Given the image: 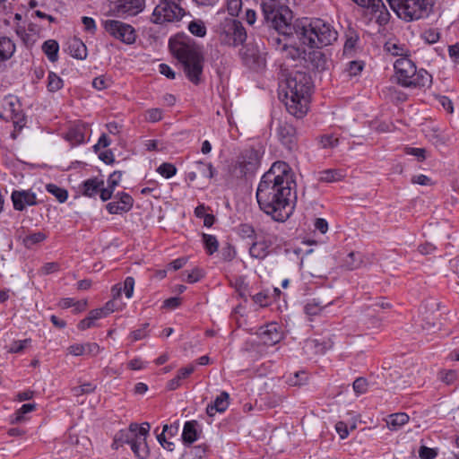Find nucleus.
Here are the masks:
<instances>
[{
	"label": "nucleus",
	"mask_w": 459,
	"mask_h": 459,
	"mask_svg": "<svg viewBox=\"0 0 459 459\" xmlns=\"http://www.w3.org/2000/svg\"><path fill=\"white\" fill-rule=\"evenodd\" d=\"M13 208L16 211H23L26 206L36 205L38 204L36 194L30 190H14L11 195Z\"/></svg>",
	"instance_id": "18"
},
{
	"label": "nucleus",
	"mask_w": 459,
	"mask_h": 459,
	"mask_svg": "<svg viewBox=\"0 0 459 459\" xmlns=\"http://www.w3.org/2000/svg\"><path fill=\"white\" fill-rule=\"evenodd\" d=\"M261 156L255 149L245 150L232 168V174L238 178H248L255 175L260 166Z\"/></svg>",
	"instance_id": "8"
},
{
	"label": "nucleus",
	"mask_w": 459,
	"mask_h": 459,
	"mask_svg": "<svg viewBox=\"0 0 459 459\" xmlns=\"http://www.w3.org/2000/svg\"><path fill=\"white\" fill-rule=\"evenodd\" d=\"M247 39V31L242 23L235 19H227L221 24L220 41L221 44L237 47Z\"/></svg>",
	"instance_id": "9"
},
{
	"label": "nucleus",
	"mask_w": 459,
	"mask_h": 459,
	"mask_svg": "<svg viewBox=\"0 0 459 459\" xmlns=\"http://www.w3.org/2000/svg\"><path fill=\"white\" fill-rule=\"evenodd\" d=\"M362 263L359 253L350 252L343 260L342 266L347 270H355L360 266Z\"/></svg>",
	"instance_id": "35"
},
{
	"label": "nucleus",
	"mask_w": 459,
	"mask_h": 459,
	"mask_svg": "<svg viewBox=\"0 0 459 459\" xmlns=\"http://www.w3.org/2000/svg\"><path fill=\"white\" fill-rule=\"evenodd\" d=\"M100 313L96 309L90 311L89 316L79 322L78 328L83 331L94 326L95 321L100 318Z\"/></svg>",
	"instance_id": "40"
},
{
	"label": "nucleus",
	"mask_w": 459,
	"mask_h": 459,
	"mask_svg": "<svg viewBox=\"0 0 459 459\" xmlns=\"http://www.w3.org/2000/svg\"><path fill=\"white\" fill-rule=\"evenodd\" d=\"M169 49L182 65L187 79L198 85L202 81L204 56L195 41L185 34H178L169 41Z\"/></svg>",
	"instance_id": "3"
},
{
	"label": "nucleus",
	"mask_w": 459,
	"mask_h": 459,
	"mask_svg": "<svg viewBox=\"0 0 459 459\" xmlns=\"http://www.w3.org/2000/svg\"><path fill=\"white\" fill-rule=\"evenodd\" d=\"M358 5L376 17L379 25H385L390 20V13L382 0H352Z\"/></svg>",
	"instance_id": "13"
},
{
	"label": "nucleus",
	"mask_w": 459,
	"mask_h": 459,
	"mask_svg": "<svg viewBox=\"0 0 459 459\" xmlns=\"http://www.w3.org/2000/svg\"><path fill=\"white\" fill-rule=\"evenodd\" d=\"M202 238L204 245V248L208 255H213L215 252L218 251L219 242L215 236L203 233Z\"/></svg>",
	"instance_id": "37"
},
{
	"label": "nucleus",
	"mask_w": 459,
	"mask_h": 459,
	"mask_svg": "<svg viewBox=\"0 0 459 459\" xmlns=\"http://www.w3.org/2000/svg\"><path fill=\"white\" fill-rule=\"evenodd\" d=\"M105 30L116 39L131 45L136 40V32L133 26L117 20H106L102 22Z\"/></svg>",
	"instance_id": "11"
},
{
	"label": "nucleus",
	"mask_w": 459,
	"mask_h": 459,
	"mask_svg": "<svg viewBox=\"0 0 459 459\" xmlns=\"http://www.w3.org/2000/svg\"><path fill=\"white\" fill-rule=\"evenodd\" d=\"M242 8V0H227V10L231 16H238Z\"/></svg>",
	"instance_id": "54"
},
{
	"label": "nucleus",
	"mask_w": 459,
	"mask_h": 459,
	"mask_svg": "<svg viewBox=\"0 0 459 459\" xmlns=\"http://www.w3.org/2000/svg\"><path fill=\"white\" fill-rule=\"evenodd\" d=\"M359 41V36L352 32L351 35H349L345 40L344 46H343V55L346 56H352V54L357 47Z\"/></svg>",
	"instance_id": "43"
},
{
	"label": "nucleus",
	"mask_w": 459,
	"mask_h": 459,
	"mask_svg": "<svg viewBox=\"0 0 459 459\" xmlns=\"http://www.w3.org/2000/svg\"><path fill=\"white\" fill-rule=\"evenodd\" d=\"M31 343V339L13 341L7 348L9 353H21Z\"/></svg>",
	"instance_id": "45"
},
{
	"label": "nucleus",
	"mask_w": 459,
	"mask_h": 459,
	"mask_svg": "<svg viewBox=\"0 0 459 459\" xmlns=\"http://www.w3.org/2000/svg\"><path fill=\"white\" fill-rule=\"evenodd\" d=\"M145 119L155 123L162 119V110L160 108H151L146 111Z\"/></svg>",
	"instance_id": "57"
},
{
	"label": "nucleus",
	"mask_w": 459,
	"mask_h": 459,
	"mask_svg": "<svg viewBox=\"0 0 459 459\" xmlns=\"http://www.w3.org/2000/svg\"><path fill=\"white\" fill-rule=\"evenodd\" d=\"M364 63L361 61H350L345 68L348 76H356L363 70Z\"/></svg>",
	"instance_id": "49"
},
{
	"label": "nucleus",
	"mask_w": 459,
	"mask_h": 459,
	"mask_svg": "<svg viewBox=\"0 0 459 459\" xmlns=\"http://www.w3.org/2000/svg\"><path fill=\"white\" fill-rule=\"evenodd\" d=\"M104 186V181L98 178H89L82 182L81 189L82 195L88 197H93L98 193L100 187Z\"/></svg>",
	"instance_id": "26"
},
{
	"label": "nucleus",
	"mask_w": 459,
	"mask_h": 459,
	"mask_svg": "<svg viewBox=\"0 0 459 459\" xmlns=\"http://www.w3.org/2000/svg\"><path fill=\"white\" fill-rule=\"evenodd\" d=\"M67 51L74 58L83 60L87 57V47L78 38H73L67 42Z\"/></svg>",
	"instance_id": "25"
},
{
	"label": "nucleus",
	"mask_w": 459,
	"mask_h": 459,
	"mask_svg": "<svg viewBox=\"0 0 459 459\" xmlns=\"http://www.w3.org/2000/svg\"><path fill=\"white\" fill-rule=\"evenodd\" d=\"M290 167L284 161H276L265 172L256 189V200L259 208L275 221L283 222L292 214L294 206L290 197Z\"/></svg>",
	"instance_id": "1"
},
{
	"label": "nucleus",
	"mask_w": 459,
	"mask_h": 459,
	"mask_svg": "<svg viewBox=\"0 0 459 459\" xmlns=\"http://www.w3.org/2000/svg\"><path fill=\"white\" fill-rule=\"evenodd\" d=\"M157 172L165 178H170L176 175L177 168L172 163L164 162L158 167Z\"/></svg>",
	"instance_id": "48"
},
{
	"label": "nucleus",
	"mask_w": 459,
	"mask_h": 459,
	"mask_svg": "<svg viewBox=\"0 0 459 459\" xmlns=\"http://www.w3.org/2000/svg\"><path fill=\"white\" fill-rule=\"evenodd\" d=\"M304 59L309 66L318 72H322L327 69V57L324 52L319 50V48L313 49L307 53Z\"/></svg>",
	"instance_id": "21"
},
{
	"label": "nucleus",
	"mask_w": 459,
	"mask_h": 459,
	"mask_svg": "<svg viewBox=\"0 0 459 459\" xmlns=\"http://www.w3.org/2000/svg\"><path fill=\"white\" fill-rule=\"evenodd\" d=\"M150 428L151 426L148 422L142 423L138 438L132 444L131 450L139 459H146L149 456L150 451L146 437L149 434Z\"/></svg>",
	"instance_id": "16"
},
{
	"label": "nucleus",
	"mask_w": 459,
	"mask_h": 459,
	"mask_svg": "<svg viewBox=\"0 0 459 459\" xmlns=\"http://www.w3.org/2000/svg\"><path fill=\"white\" fill-rule=\"evenodd\" d=\"M64 86L63 79L54 72H49L48 76V90L50 92H56L61 90Z\"/></svg>",
	"instance_id": "42"
},
{
	"label": "nucleus",
	"mask_w": 459,
	"mask_h": 459,
	"mask_svg": "<svg viewBox=\"0 0 459 459\" xmlns=\"http://www.w3.org/2000/svg\"><path fill=\"white\" fill-rule=\"evenodd\" d=\"M194 371L195 367L193 365L180 368L177 376L168 382L167 388L171 391L178 389L181 385V381L187 378Z\"/></svg>",
	"instance_id": "27"
},
{
	"label": "nucleus",
	"mask_w": 459,
	"mask_h": 459,
	"mask_svg": "<svg viewBox=\"0 0 459 459\" xmlns=\"http://www.w3.org/2000/svg\"><path fill=\"white\" fill-rule=\"evenodd\" d=\"M68 352L74 356H82V355H89V356H96L98 355L101 348L96 342H87V343H74L68 347Z\"/></svg>",
	"instance_id": "22"
},
{
	"label": "nucleus",
	"mask_w": 459,
	"mask_h": 459,
	"mask_svg": "<svg viewBox=\"0 0 459 459\" xmlns=\"http://www.w3.org/2000/svg\"><path fill=\"white\" fill-rule=\"evenodd\" d=\"M189 31L196 37H204L206 34V28L202 21H192L188 24Z\"/></svg>",
	"instance_id": "46"
},
{
	"label": "nucleus",
	"mask_w": 459,
	"mask_h": 459,
	"mask_svg": "<svg viewBox=\"0 0 459 459\" xmlns=\"http://www.w3.org/2000/svg\"><path fill=\"white\" fill-rule=\"evenodd\" d=\"M440 33L437 29L430 28L421 34V39L428 44H434L438 41Z\"/></svg>",
	"instance_id": "50"
},
{
	"label": "nucleus",
	"mask_w": 459,
	"mask_h": 459,
	"mask_svg": "<svg viewBox=\"0 0 459 459\" xmlns=\"http://www.w3.org/2000/svg\"><path fill=\"white\" fill-rule=\"evenodd\" d=\"M134 279L132 276H127L124 281V286L122 288L125 295L127 299L132 298L134 293Z\"/></svg>",
	"instance_id": "60"
},
{
	"label": "nucleus",
	"mask_w": 459,
	"mask_h": 459,
	"mask_svg": "<svg viewBox=\"0 0 459 459\" xmlns=\"http://www.w3.org/2000/svg\"><path fill=\"white\" fill-rule=\"evenodd\" d=\"M208 446L205 444L195 446L191 450L192 459H204Z\"/></svg>",
	"instance_id": "63"
},
{
	"label": "nucleus",
	"mask_w": 459,
	"mask_h": 459,
	"mask_svg": "<svg viewBox=\"0 0 459 459\" xmlns=\"http://www.w3.org/2000/svg\"><path fill=\"white\" fill-rule=\"evenodd\" d=\"M277 135L283 146L291 152L297 149L298 135L296 128L287 121H281L277 127Z\"/></svg>",
	"instance_id": "15"
},
{
	"label": "nucleus",
	"mask_w": 459,
	"mask_h": 459,
	"mask_svg": "<svg viewBox=\"0 0 459 459\" xmlns=\"http://www.w3.org/2000/svg\"><path fill=\"white\" fill-rule=\"evenodd\" d=\"M307 373L305 371H297L293 375H290L287 377L286 382L290 385H301L306 383L307 381Z\"/></svg>",
	"instance_id": "47"
},
{
	"label": "nucleus",
	"mask_w": 459,
	"mask_h": 459,
	"mask_svg": "<svg viewBox=\"0 0 459 459\" xmlns=\"http://www.w3.org/2000/svg\"><path fill=\"white\" fill-rule=\"evenodd\" d=\"M332 302H328L326 304H323L321 301L316 300V299L307 302L305 306V312L309 316H316L320 314V312L325 308L327 306L331 305Z\"/></svg>",
	"instance_id": "39"
},
{
	"label": "nucleus",
	"mask_w": 459,
	"mask_h": 459,
	"mask_svg": "<svg viewBox=\"0 0 459 459\" xmlns=\"http://www.w3.org/2000/svg\"><path fill=\"white\" fill-rule=\"evenodd\" d=\"M342 177V175L340 170L330 169L320 171L318 180L320 182L332 183L340 180Z\"/></svg>",
	"instance_id": "38"
},
{
	"label": "nucleus",
	"mask_w": 459,
	"mask_h": 459,
	"mask_svg": "<svg viewBox=\"0 0 459 459\" xmlns=\"http://www.w3.org/2000/svg\"><path fill=\"white\" fill-rule=\"evenodd\" d=\"M198 427L199 424L196 420H189L185 422L182 432V441L185 445L189 446L198 439Z\"/></svg>",
	"instance_id": "24"
},
{
	"label": "nucleus",
	"mask_w": 459,
	"mask_h": 459,
	"mask_svg": "<svg viewBox=\"0 0 459 459\" xmlns=\"http://www.w3.org/2000/svg\"><path fill=\"white\" fill-rule=\"evenodd\" d=\"M4 112L13 121L15 128L22 129L26 123L25 115L22 112L21 103L16 97L9 96L5 98L4 104Z\"/></svg>",
	"instance_id": "14"
},
{
	"label": "nucleus",
	"mask_w": 459,
	"mask_h": 459,
	"mask_svg": "<svg viewBox=\"0 0 459 459\" xmlns=\"http://www.w3.org/2000/svg\"><path fill=\"white\" fill-rule=\"evenodd\" d=\"M297 38L312 48H321L335 42L337 30L327 22L319 19H305L296 28Z\"/></svg>",
	"instance_id": "4"
},
{
	"label": "nucleus",
	"mask_w": 459,
	"mask_h": 459,
	"mask_svg": "<svg viewBox=\"0 0 459 459\" xmlns=\"http://www.w3.org/2000/svg\"><path fill=\"white\" fill-rule=\"evenodd\" d=\"M417 323L424 331H432L437 328V316L434 314L421 316L418 318Z\"/></svg>",
	"instance_id": "36"
},
{
	"label": "nucleus",
	"mask_w": 459,
	"mask_h": 459,
	"mask_svg": "<svg viewBox=\"0 0 459 459\" xmlns=\"http://www.w3.org/2000/svg\"><path fill=\"white\" fill-rule=\"evenodd\" d=\"M46 190L53 195L59 203H65L68 198V192L56 184H48Z\"/></svg>",
	"instance_id": "41"
},
{
	"label": "nucleus",
	"mask_w": 459,
	"mask_h": 459,
	"mask_svg": "<svg viewBox=\"0 0 459 459\" xmlns=\"http://www.w3.org/2000/svg\"><path fill=\"white\" fill-rule=\"evenodd\" d=\"M15 52V44L6 37H0V64L10 59Z\"/></svg>",
	"instance_id": "28"
},
{
	"label": "nucleus",
	"mask_w": 459,
	"mask_h": 459,
	"mask_svg": "<svg viewBox=\"0 0 459 459\" xmlns=\"http://www.w3.org/2000/svg\"><path fill=\"white\" fill-rule=\"evenodd\" d=\"M439 378L442 382L446 383V385H452L457 378V373L456 371L452 369L444 370L439 372Z\"/></svg>",
	"instance_id": "53"
},
{
	"label": "nucleus",
	"mask_w": 459,
	"mask_h": 459,
	"mask_svg": "<svg viewBox=\"0 0 459 459\" xmlns=\"http://www.w3.org/2000/svg\"><path fill=\"white\" fill-rule=\"evenodd\" d=\"M384 49L385 52L391 54L392 56H402L403 50L402 46L391 41H387L385 44Z\"/></svg>",
	"instance_id": "58"
},
{
	"label": "nucleus",
	"mask_w": 459,
	"mask_h": 459,
	"mask_svg": "<svg viewBox=\"0 0 459 459\" xmlns=\"http://www.w3.org/2000/svg\"><path fill=\"white\" fill-rule=\"evenodd\" d=\"M47 239V234L42 231L33 232L27 235L22 239V244L26 248H31L33 246L39 244Z\"/></svg>",
	"instance_id": "34"
},
{
	"label": "nucleus",
	"mask_w": 459,
	"mask_h": 459,
	"mask_svg": "<svg viewBox=\"0 0 459 459\" xmlns=\"http://www.w3.org/2000/svg\"><path fill=\"white\" fill-rule=\"evenodd\" d=\"M198 166L200 167L199 169L201 171V173L208 178H212L215 175V169L214 168L212 167V163H204L202 161H199L197 162Z\"/></svg>",
	"instance_id": "62"
},
{
	"label": "nucleus",
	"mask_w": 459,
	"mask_h": 459,
	"mask_svg": "<svg viewBox=\"0 0 459 459\" xmlns=\"http://www.w3.org/2000/svg\"><path fill=\"white\" fill-rule=\"evenodd\" d=\"M409 421V416L404 412L393 413L386 419V425L392 431H395Z\"/></svg>",
	"instance_id": "29"
},
{
	"label": "nucleus",
	"mask_w": 459,
	"mask_h": 459,
	"mask_svg": "<svg viewBox=\"0 0 459 459\" xmlns=\"http://www.w3.org/2000/svg\"><path fill=\"white\" fill-rule=\"evenodd\" d=\"M272 13L262 10L264 21L265 24L276 31L281 32L282 36L290 37L293 33L296 34V28L300 25V22L292 25L290 21L292 18L291 11L288 6L281 4L278 6L273 7Z\"/></svg>",
	"instance_id": "7"
},
{
	"label": "nucleus",
	"mask_w": 459,
	"mask_h": 459,
	"mask_svg": "<svg viewBox=\"0 0 459 459\" xmlns=\"http://www.w3.org/2000/svg\"><path fill=\"white\" fill-rule=\"evenodd\" d=\"M353 390L358 395L365 394L368 390L367 379L364 377H358L353 382Z\"/></svg>",
	"instance_id": "56"
},
{
	"label": "nucleus",
	"mask_w": 459,
	"mask_h": 459,
	"mask_svg": "<svg viewBox=\"0 0 459 459\" xmlns=\"http://www.w3.org/2000/svg\"><path fill=\"white\" fill-rule=\"evenodd\" d=\"M396 15L406 22L427 18L432 12L434 0H387Z\"/></svg>",
	"instance_id": "6"
},
{
	"label": "nucleus",
	"mask_w": 459,
	"mask_h": 459,
	"mask_svg": "<svg viewBox=\"0 0 459 459\" xmlns=\"http://www.w3.org/2000/svg\"><path fill=\"white\" fill-rule=\"evenodd\" d=\"M84 131L80 127L70 128L65 134V139L73 145H78L84 142Z\"/></svg>",
	"instance_id": "33"
},
{
	"label": "nucleus",
	"mask_w": 459,
	"mask_h": 459,
	"mask_svg": "<svg viewBox=\"0 0 459 459\" xmlns=\"http://www.w3.org/2000/svg\"><path fill=\"white\" fill-rule=\"evenodd\" d=\"M109 12L117 17L135 16L145 8V0H108Z\"/></svg>",
	"instance_id": "12"
},
{
	"label": "nucleus",
	"mask_w": 459,
	"mask_h": 459,
	"mask_svg": "<svg viewBox=\"0 0 459 459\" xmlns=\"http://www.w3.org/2000/svg\"><path fill=\"white\" fill-rule=\"evenodd\" d=\"M119 309H122V305L119 304L117 300L112 299L108 301L103 307L97 308L96 310H98V312H101L100 318H102Z\"/></svg>",
	"instance_id": "44"
},
{
	"label": "nucleus",
	"mask_w": 459,
	"mask_h": 459,
	"mask_svg": "<svg viewBox=\"0 0 459 459\" xmlns=\"http://www.w3.org/2000/svg\"><path fill=\"white\" fill-rule=\"evenodd\" d=\"M239 234L243 238H254L255 237L254 227L248 223L240 224Z\"/></svg>",
	"instance_id": "61"
},
{
	"label": "nucleus",
	"mask_w": 459,
	"mask_h": 459,
	"mask_svg": "<svg viewBox=\"0 0 459 459\" xmlns=\"http://www.w3.org/2000/svg\"><path fill=\"white\" fill-rule=\"evenodd\" d=\"M419 455L421 459H434L437 453L435 449L421 446L419 450Z\"/></svg>",
	"instance_id": "64"
},
{
	"label": "nucleus",
	"mask_w": 459,
	"mask_h": 459,
	"mask_svg": "<svg viewBox=\"0 0 459 459\" xmlns=\"http://www.w3.org/2000/svg\"><path fill=\"white\" fill-rule=\"evenodd\" d=\"M394 68L397 83L405 88L429 87L432 76L425 69L418 70L415 64L407 57L398 58Z\"/></svg>",
	"instance_id": "5"
},
{
	"label": "nucleus",
	"mask_w": 459,
	"mask_h": 459,
	"mask_svg": "<svg viewBox=\"0 0 459 459\" xmlns=\"http://www.w3.org/2000/svg\"><path fill=\"white\" fill-rule=\"evenodd\" d=\"M280 98L288 112L297 118L303 117L308 109L310 93L313 82L309 74L296 71L289 74L285 82L280 85Z\"/></svg>",
	"instance_id": "2"
},
{
	"label": "nucleus",
	"mask_w": 459,
	"mask_h": 459,
	"mask_svg": "<svg viewBox=\"0 0 459 459\" xmlns=\"http://www.w3.org/2000/svg\"><path fill=\"white\" fill-rule=\"evenodd\" d=\"M42 51L50 62H56L58 59L59 45L55 39H48L42 45Z\"/></svg>",
	"instance_id": "31"
},
{
	"label": "nucleus",
	"mask_w": 459,
	"mask_h": 459,
	"mask_svg": "<svg viewBox=\"0 0 459 459\" xmlns=\"http://www.w3.org/2000/svg\"><path fill=\"white\" fill-rule=\"evenodd\" d=\"M140 429L141 425H138L137 423H131L128 429H122L116 434L114 437L113 446H116V448H117L118 446H122L123 444H128L131 447L132 444H134V441L138 438Z\"/></svg>",
	"instance_id": "19"
},
{
	"label": "nucleus",
	"mask_w": 459,
	"mask_h": 459,
	"mask_svg": "<svg viewBox=\"0 0 459 459\" xmlns=\"http://www.w3.org/2000/svg\"><path fill=\"white\" fill-rule=\"evenodd\" d=\"M122 177V172L119 170H116L111 173L107 180L108 187L115 191L116 187L118 186Z\"/></svg>",
	"instance_id": "59"
},
{
	"label": "nucleus",
	"mask_w": 459,
	"mask_h": 459,
	"mask_svg": "<svg viewBox=\"0 0 459 459\" xmlns=\"http://www.w3.org/2000/svg\"><path fill=\"white\" fill-rule=\"evenodd\" d=\"M148 326L149 324L145 323L142 325L141 328L131 332L129 338L132 340V342H137L146 338L149 335Z\"/></svg>",
	"instance_id": "51"
},
{
	"label": "nucleus",
	"mask_w": 459,
	"mask_h": 459,
	"mask_svg": "<svg viewBox=\"0 0 459 459\" xmlns=\"http://www.w3.org/2000/svg\"><path fill=\"white\" fill-rule=\"evenodd\" d=\"M320 143L323 148H333L338 145L339 139L333 134H325L321 137Z\"/></svg>",
	"instance_id": "55"
},
{
	"label": "nucleus",
	"mask_w": 459,
	"mask_h": 459,
	"mask_svg": "<svg viewBox=\"0 0 459 459\" xmlns=\"http://www.w3.org/2000/svg\"><path fill=\"white\" fill-rule=\"evenodd\" d=\"M185 15L179 4L160 0L152 14V22L157 24L179 21Z\"/></svg>",
	"instance_id": "10"
},
{
	"label": "nucleus",
	"mask_w": 459,
	"mask_h": 459,
	"mask_svg": "<svg viewBox=\"0 0 459 459\" xmlns=\"http://www.w3.org/2000/svg\"><path fill=\"white\" fill-rule=\"evenodd\" d=\"M118 201L110 202L106 205L110 214H120L130 211L134 204L132 196L125 192H118L116 196Z\"/></svg>",
	"instance_id": "17"
},
{
	"label": "nucleus",
	"mask_w": 459,
	"mask_h": 459,
	"mask_svg": "<svg viewBox=\"0 0 459 459\" xmlns=\"http://www.w3.org/2000/svg\"><path fill=\"white\" fill-rule=\"evenodd\" d=\"M35 404L34 403H25L22 404V407L15 412V418L13 420V422H20L23 420L24 415L34 411Z\"/></svg>",
	"instance_id": "52"
},
{
	"label": "nucleus",
	"mask_w": 459,
	"mask_h": 459,
	"mask_svg": "<svg viewBox=\"0 0 459 459\" xmlns=\"http://www.w3.org/2000/svg\"><path fill=\"white\" fill-rule=\"evenodd\" d=\"M269 245L265 241L254 242L250 248L249 254L252 257L263 260L269 254Z\"/></svg>",
	"instance_id": "30"
},
{
	"label": "nucleus",
	"mask_w": 459,
	"mask_h": 459,
	"mask_svg": "<svg viewBox=\"0 0 459 459\" xmlns=\"http://www.w3.org/2000/svg\"><path fill=\"white\" fill-rule=\"evenodd\" d=\"M258 335L264 344L273 346L278 343L283 337L276 323H270L261 326L258 330Z\"/></svg>",
	"instance_id": "20"
},
{
	"label": "nucleus",
	"mask_w": 459,
	"mask_h": 459,
	"mask_svg": "<svg viewBox=\"0 0 459 459\" xmlns=\"http://www.w3.org/2000/svg\"><path fill=\"white\" fill-rule=\"evenodd\" d=\"M230 395L227 392H221L220 395L216 397L214 402L208 404L206 407V413L210 417H213L217 412H224L229 407Z\"/></svg>",
	"instance_id": "23"
},
{
	"label": "nucleus",
	"mask_w": 459,
	"mask_h": 459,
	"mask_svg": "<svg viewBox=\"0 0 459 459\" xmlns=\"http://www.w3.org/2000/svg\"><path fill=\"white\" fill-rule=\"evenodd\" d=\"M287 38L282 36L281 32L274 30L268 38V42L276 51L282 52L289 45L286 41Z\"/></svg>",
	"instance_id": "32"
}]
</instances>
